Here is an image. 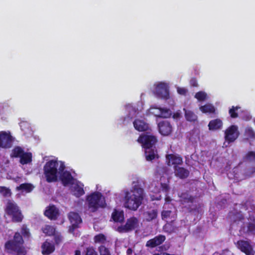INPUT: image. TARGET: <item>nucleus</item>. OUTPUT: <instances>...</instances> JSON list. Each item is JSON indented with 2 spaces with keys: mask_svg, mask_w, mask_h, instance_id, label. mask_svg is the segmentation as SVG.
Segmentation results:
<instances>
[{
  "mask_svg": "<svg viewBox=\"0 0 255 255\" xmlns=\"http://www.w3.org/2000/svg\"><path fill=\"white\" fill-rule=\"evenodd\" d=\"M250 176H251V175H248V176H246V177H250Z\"/></svg>",
  "mask_w": 255,
  "mask_h": 255,
  "instance_id": "69168bd1",
  "label": "nucleus"
},
{
  "mask_svg": "<svg viewBox=\"0 0 255 255\" xmlns=\"http://www.w3.org/2000/svg\"><path fill=\"white\" fill-rule=\"evenodd\" d=\"M106 198L102 192L94 191L85 197L84 208L89 213H95L107 207Z\"/></svg>",
  "mask_w": 255,
  "mask_h": 255,
  "instance_id": "39448f33",
  "label": "nucleus"
},
{
  "mask_svg": "<svg viewBox=\"0 0 255 255\" xmlns=\"http://www.w3.org/2000/svg\"><path fill=\"white\" fill-rule=\"evenodd\" d=\"M170 83L167 81H158L154 83L152 92L157 98L163 100H170Z\"/></svg>",
  "mask_w": 255,
  "mask_h": 255,
  "instance_id": "6e6552de",
  "label": "nucleus"
},
{
  "mask_svg": "<svg viewBox=\"0 0 255 255\" xmlns=\"http://www.w3.org/2000/svg\"><path fill=\"white\" fill-rule=\"evenodd\" d=\"M163 172H164V173H165V174H168V173H167V171H166V170L164 171H163Z\"/></svg>",
  "mask_w": 255,
  "mask_h": 255,
  "instance_id": "0e129e2a",
  "label": "nucleus"
},
{
  "mask_svg": "<svg viewBox=\"0 0 255 255\" xmlns=\"http://www.w3.org/2000/svg\"><path fill=\"white\" fill-rule=\"evenodd\" d=\"M166 159L168 165H173L174 168H175V166H178L182 163L181 157L176 154H167L166 156Z\"/></svg>",
  "mask_w": 255,
  "mask_h": 255,
  "instance_id": "a211bd4d",
  "label": "nucleus"
},
{
  "mask_svg": "<svg viewBox=\"0 0 255 255\" xmlns=\"http://www.w3.org/2000/svg\"><path fill=\"white\" fill-rule=\"evenodd\" d=\"M132 253H133V251L130 248H128L127 251V255H132Z\"/></svg>",
  "mask_w": 255,
  "mask_h": 255,
  "instance_id": "5fc2aeb1",
  "label": "nucleus"
},
{
  "mask_svg": "<svg viewBox=\"0 0 255 255\" xmlns=\"http://www.w3.org/2000/svg\"><path fill=\"white\" fill-rule=\"evenodd\" d=\"M135 129L139 131H146L149 129V125L143 119H135L133 122Z\"/></svg>",
  "mask_w": 255,
  "mask_h": 255,
  "instance_id": "aec40b11",
  "label": "nucleus"
},
{
  "mask_svg": "<svg viewBox=\"0 0 255 255\" xmlns=\"http://www.w3.org/2000/svg\"><path fill=\"white\" fill-rule=\"evenodd\" d=\"M225 142L223 146L227 147L230 143L233 142L239 136L240 132L238 127L235 125H232L228 127L224 131Z\"/></svg>",
  "mask_w": 255,
  "mask_h": 255,
  "instance_id": "ddd939ff",
  "label": "nucleus"
},
{
  "mask_svg": "<svg viewBox=\"0 0 255 255\" xmlns=\"http://www.w3.org/2000/svg\"><path fill=\"white\" fill-rule=\"evenodd\" d=\"M163 229L165 232L171 233L175 231V228L174 226L172 225V223L167 222L164 225Z\"/></svg>",
  "mask_w": 255,
  "mask_h": 255,
  "instance_id": "4c0bfd02",
  "label": "nucleus"
},
{
  "mask_svg": "<svg viewBox=\"0 0 255 255\" xmlns=\"http://www.w3.org/2000/svg\"><path fill=\"white\" fill-rule=\"evenodd\" d=\"M20 127L21 130L27 137L32 135L33 131L29 123L26 121L21 122L20 123Z\"/></svg>",
  "mask_w": 255,
  "mask_h": 255,
  "instance_id": "bb28decb",
  "label": "nucleus"
},
{
  "mask_svg": "<svg viewBox=\"0 0 255 255\" xmlns=\"http://www.w3.org/2000/svg\"><path fill=\"white\" fill-rule=\"evenodd\" d=\"M15 140L9 130L0 131V150L10 148Z\"/></svg>",
  "mask_w": 255,
  "mask_h": 255,
  "instance_id": "9d476101",
  "label": "nucleus"
},
{
  "mask_svg": "<svg viewBox=\"0 0 255 255\" xmlns=\"http://www.w3.org/2000/svg\"><path fill=\"white\" fill-rule=\"evenodd\" d=\"M254 123L255 124V119H254Z\"/></svg>",
  "mask_w": 255,
  "mask_h": 255,
  "instance_id": "338daca9",
  "label": "nucleus"
},
{
  "mask_svg": "<svg viewBox=\"0 0 255 255\" xmlns=\"http://www.w3.org/2000/svg\"><path fill=\"white\" fill-rule=\"evenodd\" d=\"M150 114L154 115L158 117L167 118L171 116L172 112L167 108H161L155 105H152L146 112L147 115Z\"/></svg>",
  "mask_w": 255,
  "mask_h": 255,
  "instance_id": "4468645a",
  "label": "nucleus"
},
{
  "mask_svg": "<svg viewBox=\"0 0 255 255\" xmlns=\"http://www.w3.org/2000/svg\"><path fill=\"white\" fill-rule=\"evenodd\" d=\"M2 159V161H3L4 165H6L9 163V161L8 159H7L6 158L3 157Z\"/></svg>",
  "mask_w": 255,
  "mask_h": 255,
  "instance_id": "864d4df0",
  "label": "nucleus"
},
{
  "mask_svg": "<svg viewBox=\"0 0 255 255\" xmlns=\"http://www.w3.org/2000/svg\"><path fill=\"white\" fill-rule=\"evenodd\" d=\"M241 108L239 106H232V108L229 110V113L230 115V116L232 118H236L238 116V114L237 111L239 109H240Z\"/></svg>",
  "mask_w": 255,
  "mask_h": 255,
  "instance_id": "e433bc0d",
  "label": "nucleus"
},
{
  "mask_svg": "<svg viewBox=\"0 0 255 255\" xmlns=\"http://www.w3.org/2000/svg\"><path fill=\"white\" fill-rule=\"evenodd\" d=\"M238 248L247 255H254V252L249 243L245 241H239L237 243Z\"/></svg>",
  "mask_w": 255,
  "mask_h": 255,
  "instance_id": "6ab92c4d",
  "label": "nucleus"
},
{
  "mask_svg": "<svg viewBox=\"0 0 255 255\" xmlns=\"http://www.w3.org/2000/svg\"><path fill=\"white\" fill-rule=\"evenodd\" d=\"M190 84L192 86H197V82L195 79H192L190 81Z\"/></svg>",
  "mask_w": 255,
  "mask_h": 255,
  "instance_id": "3c124183",
  "label": "nucleus"
},
{
  "mask_svg": "<svg viewBox=\"0 0 255 255\" xmlns=\"http://www.w3.org/2000/svg\"><path fill=\"white\" fill-rule=\"evenodd\" d=\"M139 226V220L135 217H131L128 219L124 225L119 226L117 231L120 233H127L133 230Z\"/></svg>",
  "mask_w": 255,
  "mask_h": 255,
  "instance_id": "2eb2a0df",
  "label": "nucleus"
},
{
  "mask_svg": "<svg viewBox=\"0 0 255 255\" xmlns=\"http://www.w3.org/2000/svg\"><path fill=\"white\" fill-rule=\"evenodd\" d=\"M144 149V154L146 160L151 161L158 158L155 144L157 141L156 137L151 132H146L141 134L137 139Z\"/></svg>",
  "mask_w": 255,
  "mask_h": 255,
  "instance_id": "20e7f679",
  "label": "nucleus"
},
{
  "mask_svg": "<svg viewBox=\"0 0 255 255\" xmlns=\"http://www.w3.org/2000/svg\"><path fill=\"white\" fill-rule=\"evenodd\" d=\"M189 140L192 143L196 142L199 139V132L198 130H194L189 133L188 136Z\"/></svg>",
  "mask_w": 255,
  "mask_h": 255,
  "instance_id": "f704fd0d",
  "label": "nucleus"
},
{
  "mask_svg": "<svg viewBox=\"0 0 255 255\" xmlns=\"http://www.w3.org/2000/svg\"><path fill=\"white\" fill-rule=\"evenodd\" d=\"M247 160L250 161H255V152L249 151L246 155Z\"/></svg>",
  "mask_w": 255,
  "mask_h": 255,
  "instance_id": "79ce46f5",
  "label": "nucleus"
},
{
  "mask_svg": "<svg viewBox=\"0 0 255 255\" xmlns=\"http://www.w3.org/2000/svg\"><path fill=\"white\" fill-rule=\"evenodd\" d=\"M3 167V164L0 162V167L2 168Z\"/></svg>",
  "mask_w": 255,
  "mask_h": 255,
  "instance_id": "bf43d9fd",
  "label": "nucleus"
},
{
  "mask_svg": "<svg viewBox=\"0 0 255 255\" xmlns=\"http://www.w3.org/2000/svg\"><path fill=\"white\" fill-rule=\"evenodd\" d=\"M172 103L171 104V105L173 106V105H174V102L173 101V99H172Z\"/></svg>",
  "mask_w": 255,
  "mask_h": 255,
  "instance_id": "052dcab7",
  "label": "nucleus"
},
{
  "mask_svg": "<svg viewBox=\"0 0 255 255\" xmlns=\"http://www.w3.org/2000/svg\"><path fill=\"white\" fill-rule=\"evenodd\" d=\"M21 234L24 237L28 238L30 236L29 230L27 228L26 226L23 225L21 227Z\"/></svg>",
  "mask_w": 255,
  "mask_h": 255,
  "instance_id": "37998d69",
  "label": "nucleus"
},
{
  "mask_svg": "<svg viewBox=\"0 0 255 255\" xmlns=\"http://www.w3.org/2000/svg\"><path fill=\"white\" fill-rule=\"evenodd\" d=\"M143 103L139 101L136 104H127L125 105L127 115L117 120V124L121 126H127L130 124L132 119L136 118L143 109Z\"/></svg>",
  "mask_w": 255,
  "mask_h": 255,
  "instance_id": "423d86ee",
  "label": "nucleus"
},
{
  "mask_svg": "<svg viewBox=\"0 0 255 255\" xmlns=\"http://www.w3.org/2000/svg\"><path fill=\"white\" fill-rule=\"evenodd\" d=\"M105 240L106 238L102 234L98 235L94 237V241L96 243H104Z\"/></svg>",
  "mask_w": 255,
  "mask_h": 255,
  "instance_id": "58836bf2",
  "label": "nucleus"
},
{
  "mask_svg": "<svg viewBox=\"0 0 255 255\" xmlns=\"http://www.w3.org/2000/svg\"><path fill=\"white\" fill-rule=\"evenodd\" d=\"M101 191H102V187H101V186L99 184L96 185V191H99V192H101Z\"/></svg>",
  "mask_w": 255,
  "mask_h": 255,
  "instance_id": "603ef678",
  "label": "nucleus"
},
{
  "mask_svg": "<svg viewBox=\"0 0 255 255\" xmlns=\"http://www.w3.org/2000/svg\"><path fill=\"white\" fill-rule=\"evenodd\" d=\"M240 116L245 120L248 121L251 119V116L250 113L246 110L242 111Z\"/></svg>",
  "mask_w": 255,
  "mask_h": 255,
  "instance_id": "a19ab883",
  "label": "nucleus"
},
{
  "mask_svg": "<svg viewBox=\"0 0 255 255\" xmlns=\"http://www.w3.org/2000/svg\"><path fill=\"white\" fill-rule=\"evenodd\" d=\"M245 136L248 140H254L255 139V132L251 127H247L245 130Z\"/></svg>",
  "mask_w": 255,
  "mask_h": 255,
  "instance_id": "473e14b6",
  "label": "nucleus"
},
{
  "mask_svg": "<svg viewBox=\"0 0 255 255\" xmlns=\"http://www.w3.org/2000/svg\"><path fill=\"white\" fill-rule=\"evenodd\" d=\"M12 157H19L20 162L25 164L31 161L32 154L30 152H24L23 149L20 146H15L12 150L10 154Z\"/></svg>",
  "mask_w": 255,
  "mask_h": 255,
  "instance_id": "9b49d317",
  "label": "nucleus"
},
{
  "mask_svg": "<svg viewBox=\"0 0 255 255\" xmlns=\"http://www.w3.org/2000/svg\"><path fill=\"white\" fill-rule=\"evenodd\" d=\"M44 214L50 219H55L58 215V210L54 206H50L45 210Z\"/></svg>",
  "mask_w": 255,
  "mask_h": 255,
  "instance_id": "a878e982",
  "label": "nucleus"
},
{
  "mask_svg": "<svg viewBox=\"0 0 255 255\" xmlns=\"http://www.w3.org/2000/svg\"><path fill=\"white\" fill-rule=\"evenodd\" d=\"M195 98H196L199 101H204L208 99V96L207 94L204 91H200L197 92L195 95Z\"/></svg>",
  "mask_w": 255,
  "mask_h": 255,
  "instance_id": "c9c22d12",
  "label": "nucleus"
},
{
  "mask_svg": "<svg viewBox=\"0 0 255 255\" xmlns=\"http://www.w3.org/2000/svg\"><path fill=\"white\" fill-rule=\"evenodd\" d=\"M43 233L47 236H51L55 233V229L52 226L49 225H45L42 228Z\"/></svg>",
  "mask_w": 255,
  "mask_h": 255,
  "instance_id": "72a5a7b5",
  "label": "nucleus"
},
{
  "mask_svg": "<svg viewBox=\"0 0 255 255\" xmlns=\"http://www.w3.org/2000/svg\"><path fill=\"white\" fill-rule=\"evenodd\" d=\"M200 110L205 114H213L215 113V108L211 104H207L201 106L199 108Z\"/></svg>",
  "mask_w": 255,
  "mask_h": 255,
  "instance_id": "7c9ffc66",
  "label": "nucleus"
},
{
  "mask_svg": "<svg viewBox=\"0 0 255 255\" xmlns=\"http://www.w3.org/2000/svg\"><path fill=\"white\" fill-rule=\"evenodd\" d=\"M180 198V201L185 207L189 208L190 205H186V204L192 203L193 201L194 198L187 193L181 194L179 196Z\"/></svg>",
  "mask_w": 255,
  "mask_h": 255,
  "instance_id": "b1692460",
  "label": "nucleus"
},
{
  "mask_svg": "<svg viewBox=\"0 0 255 255\" xmlns=\"http://www.w3.org/2000/svg\"><path fill=\"white\" fill-rule=\"evenodd\" d=\"M43 175L48 183L60 181L64 186L71 185V194L77 198L85 193L84 185L75 178V172L73 170L67 169L65 163L56 157L47 160L43 166Z\"/></svg>",
  "mask_w": 255,
  "mask_h": 255,
  "instance_id": "f257e3e1",
  "label": "nucleus"
},
{
  "mask_svg": "<svg viewBox=\"0 0 255 255\" xmlns=\"http://www.w3.org/2000/svg\"><path fill=\"white\" fill-rule=\"evenodd\" d=\"M171 214V211H163L162 212L161 216L163 220H166L168 217L170 216Z\"/></svg>",
  "mask_w": 255,
  "mask_h": 255,
  "instance_id": "49530a36",
  "label": "nucleus"
},
{
  "mask_svg": "<svg viewBox=\"0 0 255 255\" xmlns=\"http://www.w3.org/2000/svg\"><path fill=\"white\" fill-rule=\"evenodd\" d=\"M171 199L170 198V197L169 196H168L166 194V197H165V203L164 205V208L165 209H166L167 208V206L168 205V203L169 202H170L171 201Z\"/></svg>",
  "mask_w": 255,
  "mask_h": 255,
  "instance_id": "8fccbe9b",
  "label": "nucleus"
},
{
  "mask_svg": "<svg viewBox=\"0 0 255 255\" xmlns=\"http://www.w3.org/2000/svg\"><path fill=\"white\" fill-rule=\"evenodd\" d=\"M74 255H81V252L79 250H76Z\"/></svg>",
  "mask_w": 255,
  "mask_h": 255,
  "instance_id": "6e6d98bb",
  "label": "nucleus"
},
{
  "mask_svg": "<svg viewBox=\"0 0 255 255\" xmlns=\"http://www.w3.org/2000/svg\"><path fill=\"white\" fill-rule=\"evenodd\" d=\"M174 173L176 176L181 179L187 178L189 174V171L188 170L179 166H175V168H174Z\"/></svg>",
  "mask_w": 255,
  "mask_h": 255,
  "instance_id": "393cba45",
  "label": "nucleus"
},
{
  "mask_svg": "<svg viewBox=\"0 0 255 255\" xmlns=\"http://www.w3.org/2000/svg\"><path fill=\"white\" fill-rule=\"evenodd\" d=\"M42 250L43 254H49L54 251V246L51 243L46 241L42 245Z\"/></svg>",
  "mask_w": 255,
  "mask_h": 255,
  "instance_id": "c85d7f7f",
  "label": "nucleus"
},
{
  "mask_svg": "<svg viewBox=\"0 0 255 255\" xmlns=\"http://www.w3.org/2000/svg\"><path fill=\"white\" fill-rule=\"evenodd\" d=\"M15 182H20V178L19 177H16L13 179Z\"/></svg>",
  "mask_w": 255,
  "mask_h": 255,
  "instance_id": "4d7b16f0",
  "label": "nucleus"
},
{
  "mask_svg": "<svg viewBox=\"0 0 255 255\" xmlns=\"http://www.w3.org/2000/svg\"><path fill=\"white\" fill-rule=\"evenodd\" d=\"M208 127L210 130L216 131L220 130L223 127V122L219 119L211 120L209 123Z\"/></svg>",
  "mask_w": 255,
  "mask_h": 255,
  "instance_id": "5701e85b",
  "label": "nucleus"
},
{
  "mask_svg": "<svg viewBox=\"0 0 255 255\" xmlns=\"http://www.w3.org/2000/svg\"><path fill=\"white\" fill-rule=\"evenodd\" d=\"M255 171V169H253L252 171V173L253 174V173H254Z\"/></svg>",
  "mask_w": 255,
  "mask_h": 255,
  "instance_id": "e2e57ef3",
  "label": "nucleus"
},
{
  "mask_svg": "<svg viewBox=\"0 0 255 255\" xmlns=\"http://www.w3.org/2000/svg\"><path fill=\"white\" fill-rule=\"evenodd\" d=\"M23 241L21 236L16 233L13 241H9L5 244V248L9 253H15L17 255H25L26 251L23 247Z\"/></svg>",
  "mask_w": 255,
  "mask_h": 255,
  "instance_id": "0eeeda50",
  "label": "nucleus"
},
{
  "mask_svg": "<svg viewBox=\"0 0 255 255\" xmlns=\"http://www.w3.org/2000/svg\"><path fill=\"white\" fill-rule=\"evenodd\" d=\"M86 255H98L93 247H89L86 249Z\"/></svg>",
  "mask_w": 255,
  "mask_h": 255,
  "instance_id": "c03bdc74",
  "label": "nucleus"
},
{
  "mask_svg": "<svg viewBox=\"0 0 255 255\" xmlns=\"http://www.w3.org/2000/svg\"><path fill=\"white\" fill-rule=\"evenodd\" d=\"M179 116H180V115H179V114H177L176 115H173V117H174V118H175V117H179Z\"/></svg>",
  "mask_w": 255,
  "mask_h": 255,
  "instance_id": "13d9d810",
  "label": "nucleus"
},
{
  "mask_svg": "<svg viewBox=\"0 0 255 255\" xmlns=\"http://www.w3.org/2000/svg\"><path fill=\"white\" fill-rule=\"evenodd\" d=\"M5 212L9 215L13 221L20 222L22 220V216L18 207L16 204L11 200L7 201L5 207Z\"/></svg>",
  "mask_w": 255,
  "mask_h": 255,
  "instance_id": "f8f14e48",
  "label": "nucleus"
},
{
  "mask_svg": "<svg viewBox=\"0 0 255 255\" xmlns=\"http://www.w3.org/2000/svg\"><path fill=\"white\" fill-rule=\"evenodd\" d=\"M158 212L156 209H149L143 214L144 219L147 222H153L155 224L158 223Z\"/></svg>",
  "mask_w": 255,
  "mask_h": 255,
  "instance_id": "412c9836",
  "label": "nucleus"
},
{
  "mask_svg": "<svg viewBox=\"0 0 255 255\" xmlns=\"http://www.w3.org/2000/svg\"><path fill=\"white\" fill-rule=\"evenodd\" d=\"M158 128L159 132L163 135H168L172 131V128L170 123L163 121L158 123Z\"/></svg>",
  "mask_w": 255,
  "mask_h": 255,
  "instance_id": "f3484780",
  "label": "nucleus"
},
{
  "mask_svg": "<svg viewBox=\"0 0 255 255\" xmlns=\"http://www.w3.org/2000/svg\"><path fill=\"white\" fill-rule=\"evenodd\" d=\"M99 250L100 255H111L108 249L104 246L100 247Z\"/></svg>",
  "mask_w": 255,
  "mask_h": 255,
  "instance_id": "a18cd8bd",
  "label": "nucleus"
},
{
  "mask_svg": "<svg viewBox=\"0 0 255 255\" xmlns=\"http://www.w3.org/2000/svg\"><path fill=\"white\" fill-rule=\"evenodd\" d=\"M231 219L234 223H241V233L255 234V209L251 201H247L244 205H236L235 210L229 214Z\"/></svg>",
  "mask_w": 255,
  "mask_h": 255,
  "instance_id": "f03ea898",
  "label": "nucleus"
},
{
  "mask_svg": "<svg viewBox=\"0 0 255 255\" xmlns=\"http://www.w3.org/2000/svg\"><path fill=\"white\" fill-rule=\"evenodd\" d=\"M112 218L116 222H122L124 219V212L122 210L115 209L112 215Z\"/></svg>",
  "mask_w": 255,
  "mask_h": 255,
  "instance_id": "cd10ccee",
  "label": "nucleus"
},
{
  "mask_svg": "<svg viewBox=\"0 0 255 255\" xmlns=\"http://www.w3.org/2000/svg\"><path fill=\"white\" fill-rule=\"evenodd\" d=\"M165 239L166 238L164 236L159 235L156 236L153 239L148 241L146 246L151 248L155 247L161 245L165 240Z\"/></svg>",
  "mask_w": 255,
  "mask_h": 255,
  "instance_id": "4be33fe9",
  "label": "nucleus"
},
{
  "mask_svg": "<svg viewBox=\"0 0 255 255\" xmlns=\"http://www.w3.org/2000/svg\"><path fill=\"white\" fill-rule=\"evenodd\" d=\"M3 107V104L0 103V109Z\"/></svg>",
  "mask_w": 255,
  "mask_h": 255,
  "instance_id": "680f3d73",
  "label": "nucleus"
},
{
  "mask_svg": "<svg viewBox=\"0 0 255 255\" xmlns=\"http://www.w3.org/2000/svg\"><path fill=\"white\" fill-rule=\"evenodd\" d=\"M169 190V186L167 183L159 182L153 181L149 186V190L151 192L155 193V195H150L151 199L152 200H159L161 198V195L158 193L163 191L166 193Z\"/></svg>",
  "mask_w": 255,
  "mask_h": 255,
  "instance_id": "1a4fd4ad",
  "label": "nucleus"
},
{
  "mask_svg": "<svg viewBox=\"0 0 255 255\" xmlns=\"http://www.w3.org/2000/svg\"><path fill=\"white\" fill-rule=\"evenodd\" d=\"M0 193H1L4 196L8 197L10 195V190L5 187L0 186Z\"/></svg>",
  "mask_w": 255,
  "mask_h": 255,
  "instance_id": "ea45409f",
  "label": "nucleus"
},
{
  "mask_svg": "<svg viewBox=\"0 0 255 255\" xmlns=\"http://www.w3.org/2000/svg\"><path fill=\"white\" fill-rule=\"evenodd\" d=\"M141 180L137 178L132 182L130 189H125L121 193L115 194L116 201L120 196H124V206L130 210L136 211L142 204L145 196L143 188L141 185Z\"/></svg>",
  "mask_w": 255,
  "mask_h": 255,
  "instance_id": "7ed1b4c3",
  "label": "nucleus"
},
{
  "mask_svg": "<svg viewBox=\"0 0 255 255\" xmlns=\"http://www.w3.org/2000/svg\"><path fill=\"white\" fill-rule=\"evenodd\" d=\"M185 112V117L187 121L189 122H195L197 120V116L192 111L183 109Z\"/></svg>",
  "mask_w": 255,
  "mask_h": 255,
  "instance_id": "2f4dec72",
  "label": "nucleus"
},
{
  "mask_svg": "<svg viewBox=\"0 0 255 255\" xmlns=\"http://www.w3.org/2000/svg\"><path fill=\"white\" fill-rule=\"evenodd\" d=\"M68 217L71 224V227L69 228V232L72 233L75 228L78 227V225L81 223L82 220L79 214L75 212H70L69 214Z\"/></svg>",
  "mask_w": 255,
  "mask_h": 255,
  "instance_id": "dca6fc26",
  "label": "nucleus"
},
{
  "mask_svg": "<svg viewBox=\"0 0 255 255\" xmlns=\"http://www.w3.org/2000/svg\"><path fill=\"white\" fill-rule=\"evenodd\" d=\"M177 90L178 93L182 95H185L187 92V89L184 88L178 87Z\"/></svg>",
  "mask_w": 255,
  "mask_h": 255,
  "instance_id": "09e8293b",
  "label": "nucleus"
},
{
  "mask_svg": "<svg viewBox=\"0 0 255 255\" xmlns=\"http://www.w3.org/2000/svg\"><path fill=\"white\" fill-rule=\"evenodd\" d=\"M34 188V186L30 183H23L16 187V190L22 192H30Z\"/></svg>",
  "mask_w": 255,
  "mask_h": 255,
  "instance_id": "c756f323",
  "label": "nucleus"
},
{
  "mask_svg": "<svg viewBox=\"0 0 255 255\" xmlns=\"http://www.w3.org/2000/svg\"><path fill=\"white\" fill-rule=\"evenodd\" d=\"M54 240L56 244H58L60 243L62 241V238L60 235L58 234H54Z\"/></svg>",
  "mask_w": 255,
  "mask_h": 255,
  "instance_id": "de8ad7c7",
  "label": "nucleus"
}]
</instances>
